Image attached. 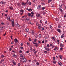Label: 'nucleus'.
Returning <instances> with one entry per match:
<instances>
[{
  "label": "nucleus",
  "mask_w": 66,
  "mask_h": 66,
  "mask_svg": "<svg viewBox=\"0 0 66 66\" xmlns=\"http://www.w3.org/2000/svg\"><path fill=\"white\" fill-rule=\"evenodd\" d=\"M44 48L45 50H46L47 51H50V50L49 48H47V47L46 46H45Z\"/></svg>",
  "instance_id": "nucleus-1"
},
{
  "label": "nucleus",
  "mask_w": 66,
  "mask_h": 66,
  "mask_svg": "<svg viewBox=\"0 0 66 66\" xmlns=\"http://www.w3.org/2000/svg\"><path fill=\"white\" fill-rule=\"evenodd\" d=\"M0 4H5V3H6V2H3L2 1H1L0 2Z\"/></svg>",
  "instance_id": "nucleus-2"
},
{
  "label": "nucleus",
  "mask_w": 66,
  "mask_h": 66,
  "mask_svg": "<svg viewBox=\"0 0 66 66\" xmlns=\"http://www.w3.org/2000/svg\"><path fill=\"white\" fill-rule=\"evenodd\" d=\"M23 62H26L27 61V59H26V58H25L24 57H23Z\"/></svg>",
  "instance_id": "nucleus-3"
},
{
  "label": "nucleus",
  "mask_w": 66,
  "mask_h": 66,
  "mask_svg": "<svg viewBox=\"0 0 66 66\" xmlns=\"http://www.w3.org/2000/svg\"><path fill=\"white\" fill-rule=\"evenodd\" d=\"M25 31L26 32H29V29L28 28H27L26 29Z\"/></svg>",
  "instance_id": "nucleus-4"
},
{
  "label": "nucleus",
  "mask_w": 66,
  "mask_h": 66,
  "mask_svg": "<svg viewBox=\"0 0 66 66\" xmlns=\"http://www.w3.org/2000/svg\"><path fill=\"white\" fill-rule=\"evenodd\" d=\"M60 46L61 47H64V45L63 44L61 43L60 44Z\"/></svg>",
  "instance_id": "nucleus-5"
},
{
  "label": "nucleus",
  "mask_w": 66,
  "mask_h": 66,
  "mask_svg": "<svg viewBox=\"0 0 66 66\" xmlns=\"http://www.w3.org/2000/svg\"><path fill=\"white\" fill-rule=\"evenodd\" d=\"M26 3H24L23 2H22V5H23L24 6H25L26 5Z\"/></svg>",
  "instance_id": "nucleus-6"
},
{
  "label": "nucleus",
  "mask_w": 66,
  "mask_h": 66,
  "mask_svg": "<svg viewBox=\"0 0 66 66\" xmlns=\"http://www.w3.org/2000/svg\"><path fill=\"white\" fill-rule=\"evenodd\" d=\"M40 15L39 13H37L36 14V16L37 17H40Z\"/></svg>",
  "instance_id": "nucleus-7"
},
{
  "label": "nucleus",
  "mask_w": 66,
  "mask_h": 66,
  "mask_svg": "<svg viewBox=\"0 0 66 66\" xmlns=\"http://www.w3.org/2000/svg\"><path fill=\"white\" fill-rule=\"evenodd\" d=\"M41 27H42V25H41V24H39L38 26V29H40V28H41Z\"/></svg>",
  "instance_id": "nucleus-8"
},
{
  "label": "nucleus",
  "mask_w": 66,
  "mask_h": 66,
  "mask_svg": "<svg viewBox=\"0 0 66 66\" xmlns=\"http://www.w3.org/2000/svg\"><path fill=\"white\" fill-rule=\"evenodd\" d=\"M58 63L59 64V65H60V66H62V63L60 62H58Z\"/></svg>",
  "instance_id": "nucleus-9"
},
{
  "label": "nucleus",
  "mask_w": 66,
  "mask_h": 66,
  "mask_svg": "<svg viewBox=\"0 0 66 66\" xmlns=\"http://www.w3.org/2000/svg\"><path fill=\"white\" fill-rule=\"evenodd\" d=\"M12 55L13 57H15V58H16V57H17V56L15 54Z\"/></svg>",
  "instance_id": "nucleus-10"
},
{
  "label": "nucleus",
  "mask_w": 66,
  "mask_h": 66,
  "mask_svg": "<svg viewBox=\"0 0 66 66\" xmlns=\"http://www.w3.org/2000/svg\"><path fill=\"white\" fill-rule=\"evenodd\" d=\"M0 28L1 30H3V29H5V28L4 27H1Z\"/></svg>",
  "instance_id": "nucleus-11"
},
{
  "label": "nucleus",
  "mask_w": 66,
  "mask_h": 66,
  "mask_svg": "<svg viewBox=\"0 0 66 66\" xmlns=\"http://www.w3.org/2000/svg\"><path fill=\"white\" fill-rule=\"evenodd\" d=\"M52 39L53 41H55V38L53 37H52Z\"/></svg>",
  "instance_id": "nucleus-12"
},
{
  "label": "nucleus",
  "mask_w": 66,
  "mask_h": 66,
  "mask_svg": "<svg viewBox=\"0 0 66 66\" xmlns=\"http://www.w3.org/2000/svg\"><path fill=\"white\" fill-rule=\"evenodd\" d=\"M14 41L15 42V43H16L17 42H18V40H17V39H15L14 40Z\"/></svg>",
  "instance_id": "nucleus-13"
},
{
  "label": "nucleus",
  "mask_w": 66,
  "mask_h": 66,
  "mask_svg": "<svg viewBox=\"0 0 66 66\" xmlns=\"http://www.w3.org/2000/svg\"><path fill=\"white\" fill-rule=\"evenodd\" d=\"M57 31H58V32H59V33H61V30H60V29H57Z\"/></svg>",
  "instance_id": "nucleus-14"
},
{
  "label": "nucleus",
  "mask_w": 66,
  "mask_h": 66,
  "mask_svg": "<svg viewBox=\"0 0 66 66\" xmlns=\"http://www.w3.org/2000/svg\"><path fill=\"white\" fill-rule=\"evenodd\" d=\"M64 34H63L61 36V38H64Z\"/></svg>",
  "instance_id": "nucleus-15"
},
{
  "label": "nucleus",
  "mask_w": 66,
  "mask_h": 66,
  "mask_svg": "<svg viewBox=\"0 0 66 66\" xmlns=\"http://www.w3.org/2000/svg\"><path fill=\"white\" fill-rule=\"evenodd\" d=\"M41 5H39L37 7V9H39V8H41Z\"/></svg>",
  "instance_id": "nucleus-16"
},
{
  "label": "nucleus",
  "mask_w": 66,
  "mask_h": 66,
  "mask_svg": "<svg viewBox=\"0 0 66 66\" xmlns=\"http://www.w3.org/2000/svg\"><path fill=\"white\" fill-rule=\"evenodd\" d=\"M59 7L60 9H62V6L61 5H60L59 6Z\"/></svg>",
  "instance_id": "nucleus-17"
},
{
  "label": "nucleus",
  "mask_w": 66,
  "mask_h": 66,
  "mask_svg": "<svg viewBox=\"0 0 66 66\" xmlns=\"http://www.w3.org/2000/svg\"><path fill=\"white\" fill-rule=\"evenodd\" d=\"M38 44L37 43H36L35 44V46H36V47H38Z\"/></svg>",
  "instance_id": "nucleus-18"
},
{
  "label": "nucleus",
  "mask_w": 66,
  "mask_h": 66,
  "mask_svg": "<svg viewBox=\"0 0 66 66\" xmlns=\"http://www.w3.org/2000/svg\"><path fill=\"white\" fill-rule=\"evenodd\" d=\"M45 29V28L43 27H42L40 29L41 30H44V29Z\"/></svg>",
  "instance_id": "nucleus-19"
},
{
  "label": "nucleus",
  "mask_w": 66,
  "mask_h": 66,
  "mask_svg": "<svg viewBox=\"0 0 66 66\" xmlns=\"http://www.w3.org/2000/svg\"><path fill=\"white\" fill-rule=\"evenodd\" d=\"M11 22H12V23H14V20H11Z\"/></svg>",
  "instance_id": "nucleus-20"
},
{
  "label": "nucleus",
  "mask_w": 66,
  "mask_h": 66,
  "mask_svg": "<svg viewBox=\"0 0 66 66\" xmlns=\"http://www.w3.org/2000/svg\"><path fill=\"white\" fill-rule=\"evenodd\" d=\"M28 16H31V14L30 13H29L28 14Z\"/></svg>",
  "instance_id": "nucleus-21"
},
{
  "label": "nucleus",
  "mask_w": 66,
  "mask_h": 66,
  "mask_svg": "<svg viewBox=\"0 0 66 66\" xmlns=\"http://www.w3.org/2000/svg\"><path fill=\"white\" fill-rule=\"evenodd\" d=\"M12 26L13 27H14L15 26V24L14 23H12Z\"/></svg>",
  "instance_id": "nucleus-22"
},
{
  "label": "nucleus",
  "mask_w": 66,
  "mask_h": 66,
  "mask_svg": "<svg viewBox=\"0 0 66 66\" xmlns=\"http://www.w3.org/2000/svg\"><path fill=\"white\" fill-rule=\"evenodd\" d=\"M29 1L28 0H27L26 2V3H27V4H29Z\"/></svg>",
  "instance_id": "nucleus-23"
},
{
  "label": "nucleus",
  "mask_w": 66,
  "mask_h": 66,
  "mask_svg": "<svg viewBox=\"0 0 66 66\" xmlns=\"http://www.w3.org/2000/svg\"><path fill=\"white\" fill-rule=\"evenodd\" d=\"M59 57L61 59H62V58H63V57H62V55H60L59 56Z\"/></svg>",
  "instance_id": "nucleus-24"
},
{
  "label": "nucleus",
  "mask_w": 66,
  "mask_h": 66,
  "mask_svg": "<svg viewBox=\"0 0 66 66\" xmlns=\"http://www.w3.org/2000/svg\"><path fill=\"white\" fill-rule=\"evenodd\" d=\"M20 12H21L22 13H23V12H24V11L23 10L21 9L20 10Z\"/></svg>",
  "instance_id": "nucleus-25"
},
{
  "label": "nucleus",
  "mask_w": 66,
  "mask_h": 66,
  "mask_svg": "<svg viewBox=\"0 0 66 66\" xmlns=\"http://www.w3.org/2000/svg\"><path fill=\"white\" fill-rule=\"evenodd\" d=\"M53 63L54 64H55L56 63V61H53Z\"/></svg>",
  "instance_id": "nucleus-26"
},
{
  "label": "nucleus",
  "mask_w": 66,
  "mask_h": 66,
  "mask_svg": "<svg viewBox=\"0 0 66 66\" xmlns=\"http://www.w3.org/2000/svg\"><path fill=\"white\" fill-rule=\"evenodd\" d=\"M58 28H61V25H59L58 26Z\"/></svg>",
  "instance_id": "nucleus-27"
},
{
  "label": "nucleus",
  "mask_w": 66,
  "mask_h": 66,
  "mask_svg": "<svg viewBox=\"0 0 66 66\" xmlns=\"http://www.w3.org/2000/svg\"><path fill=\"white\" fill-rule=\"evenodd\" d=\"M59 10H60V11L62 12V13H63V10H62V9H60Z\"/></svg>",
  "instance_id": "nucleus-28"
},
{
  "label": "nucleus",
  "mask_w": 66,
  "mask_h": 66,
  "mask_svg": "<svg viewBox=\"0 0 66 66\" xmlns=\"http://www.w3.org/2000/svg\"><path fill=\"white\" fill-rule=\"evenodd\" d=\"M20 56L21 57H23V56L22 54L20 55Z\"/></svg>",
  "instance_id": "nucleus-29"
},
{
  "label": "nucleus",
  "mask_w": 66,
  "mask_h": 66,
  "mask_svg": "<svg viewBox=\"0 0 66 66\" xmlns=\"http://www.w3.org/2000/svg\"><path fill=\"white\" fill-rule=\"evenodd\" d=\"M44 53H48V52L47 51H44Z\"/></svg>",
  "instance_id": "nucleus-30"
},
{
  "label": "nucleus",
  "mask_w": 66,
  "mask_h": 66,
  "mask_svg": "<svg viewBox=\"0 0 66 66\" xmlns=\"http://www.w3.org/2000/svg\"><path fill=\"white\" fill-rule=\"evenodd\" d=\"M49 28H50V29H52V26L51 25H50L49 26Z\"/></svg>",
  "instance_id": "nucleus-31"
},
{
  "label": "nucleus",
  "mask_w": 66,
  "mask_h": 66,
  "mask_svg": "<svg viewBox=\"0 0 66 66\" xmlns=\"http://www.w3.org/2000/svg\"><path fill=\"white\" fill-rule=\"evenodd\" d=\"M6 23L7 24H9L10 23L9 22V21H7L6 22Z\"/></svg>",
  "instance_id": "nucleus-32"
},
{
  "label": "nucleus",
  "mask_w": 66,
  "mask_h": 66,
  "mask_svg": "<svg viewBox=\"0 0 66 66\" xmlns=\"http://www.w3.org/2000/svg\"><path fill=\"white\" fill-rule=\"evenodd\" d=\"M27 45H28V46H30V44L29 43L27 42Z\"/></svg>",
  "instance_id": "nucleus-33"
},
{
  "label": "nucleus",
  "mask_w": 66,
  "mask_h": 66,
  "mask_svg": "<svg viewBox=\"0 0 66 66\" xmlns=\"http://www.w3.org/2000/svg\"><path fill=\"white\" fill-rule=\"evenodd\" d=\"M41 36H42V35H41V34H40L39 35V38H40V37H41Z\"/></svg>",
  "instance_id": "nucleus-34"
},
{
  "label": "nucleus",
  "mask_w": 66,
  "mask_h": 66,
  "mask_svg": "<svg viewBox=\"0 0 66 66\" xmlns=\"http://www.w3.org/2000/svg\"><path fill=\"white\" fill-rule=\"evenodd\" d=\"M31 11L32 12V10L31 9H29L28 10V11Z\"/></svg>",
  "instance_id": "nucleus-35"
},
{
  "label": "nucleus",
  "mask_w": 66,
  "mask_h": 66,
  "mask_svg": "<svg viewBox=\"0 0 66 66\" xmlns=\"http://www.w3.org/2000/svg\"><path fill=\"white\" fill-rule=\"evenodd\" d=\"M29 41H30V42L32 41V40H31V39L30 38H29Z\"/></svg>",
  "instance_id": "nucleus-36"
},
{
  "label": "nucleus",
  "mask_w": 66,
  "mask_h": 66,
  "mask_svg": "<svg viewBox=\"0 0 66 66\" xmlns=\"http://www.w3.org/2000/svg\"><path fill=\"white\" fill-rule=\"evenodd\" d=\"M37 65H39V63L37 62L36 63Z\"/></svg>",
  "instance_id": "nucleus-37"
},
{
  "label": "nucleus",
  "mask_w": 66,
  "mask_h": 66,
  "mask_svg": "<svg viewBox=\"0 0 66 66\" xmlns=\"http://www.w3.org/2000/svg\"><path fill=\"white\" fill-rule=\"evenodd\" d=\"M26 20H27V21H29V20H30L28 18L26 19Z\"/></svg>",
  "instance_id": "nucleus-38"
},
{
  "label": "nucleus",
  "mask_w": 66,
  "mask_h": 66,
  "mask_svg": "<svg viewBox=\"0 0 66 66\" xmlns=\"http://www.w3.org/2000/svg\"><path fill=\"white\" fill-rule=\"evenodd\" d=\"M57 42H58V44H60V41L59 40H57Z\"/></svg>",
  "instance_id": "nucleus-39"
},
{
  "label": "nucleus",
  "mask_w": 66,
  "mask_h": 66,
  "mask_svg": "<svg viewBox=\"0 0 66 66\" xmlns=\"http://www.w3.org/2000/svg\"><path fill=\"white\" fill-rule=\"evenodd\" d=\"M49 47V44H47V48H48Z\"/></svg>",
  "instance_id": "nucleus-40"
},
{
  "label": "nucleus",
  "mask_w": 66,
  "mask_h": 66,
  "mask_svg": "<svg viewBox=\"0 0 66 66\" xmlns=\"http://www.w3.org/2000/svg\"><path fill=\"white\" fill-rule=\"evenodd\" d=\"M23 45V43H21V46H22Z\"/></svg>",
  "instance_id": "nucleus-41"
},
{
  "label": "nucleus",
  "mask_w": 66,
  "mask_h": 66,
  "mask_svg": "<svg viewBox=\"0 0 66 66\" xmlns=\"http://www.w3.org/2000/svg\"><path fill=\"white\" fill-rule=\"evenodd\" d=\"M55 49H57V50H58V49H59V48H57V47H55Z\"/></svg>",
  "instance_id": "nucleus-42"
},
{
  "label": "nucleus",
  "mask_w": 66,
  "mask_h": 66,
  "mask_svg": "<svg viewBox=\"0 0 66 66\" xmlns=\"http://www.w3.org/2000/svg\"><path fill=\"white\" fill-rule=\"evenodd\" d=\"M14 65H16V62H14V63H13Z\"/></svg>",
  "instance_id": "nucleus-43"
},
{
  "label": "nucleus",
  "mask_w": 66,
  "mask_h": 66,
  "mask_svg": "<svg viewBox=\"0 0 66 66\" xmlns=\"http://www.w3.org/2000/svg\"><path fill=\"white\" fill-rule=\"evenodd\" d=\"M45 14H46V13L45 12H43V15H45Z\"/></svg>",
  "instance_id": "nucleus-44"
},
{
  "label": "nucleus",
  "mask_w": 66,
  "mask_h": 66,
  "mask_svg": "<svg viewBox=\"0 0 66 66\" xmlns=\"http://www.w3.org/2000/svg\"><path fill=\"white\" fill-rule=\"evenodd\" d=\"M36 41H37V39H34V42H36Z\"/></svg>",
  "instance_id": "nucleus-45"
},
{
  "label": "nucleus",
  "mask_w": 66,
  "mask_h": 66,
  "mask_svg": "<svg viewBox=\"0 0 66 66\" xmlns=\"http://www.w3.org/2000/svg\"><path fill=\"white\" fill-rule=\"evenodd\" d=\"M4 55H1V57H2V58H3V57H4Z\"/></svg>",
  "instance_id": "nucleus-46"
},
{
  "label": "nucleus",
  "mask_w": 66,
  "mask_h": 66,
  "mask_svg": "<svg viewBox=\"0 0 66 66\" xmlns=\"http://www.w3.org/2000/svg\"><path fill=\"white\" fill-rule=\"evenodd\" d=\"M18 66H20L21 65L20 63H18Z\"/></svg>",
  "instance_id": "nucleus-47"
},
{
  "label": "nucleus",
  "mask_w": 66,
  "mask_h": 66,
  "mask_svg": "<svg viewBox=\"0 0 66 66\" xmlns=\"http://www.w3.org/2000/svg\"><path fill=\"white\" fill-rule=\"evenodd\" d=\"M6 33H5V34H4V35H3V36H5V35H6Z\"/></svg>",
  "instance_id": "nucleus-48"
},
{
  "label": "nucleus",
  "mask_w": 66,
  "mask_h": 66,
  "mask_svg": "<svg viewBox=\"0 0 66 66\" xmlns=\"http://www.w3.org/2000/svg\"><path fill=\"white\" fill-rule=\"evenodd\" d=\"M22 51L20 50L19 52V53H22Z\"/></svg>",
  "instance_id": "nucleus-49"
},
{
  "label": "nucleus",
  "mask_w": 66,
  "mask_h": 66,
  "mask_svg": "<svg viewBox=\"0 0 66 66\" xmlns=\"http://www.w3.org/2000/svg\"><path fill=\"white\" fill-rule=\"evenodd\" d=\"M60 50H61V51H62L63 50V48L62 47H61L60 49Z\"/></svg>",
  "instance_id": "nucleus-50"
},
{
  "label": "nucleus",
  "mask_w": 66,
  "mask_h": 66,
  "mask_svg": "<svg viewBox=\"0 0 66 66\" xmlns=\"http://www.w3.org/2000/svg\"><path fill=\"white\" fill-rule=\"evenodd\" d=\"M38 43H39V44H40V43H41V41H38Z\"/></svg>",
  "instance_id": "nucleus-51"
},
{
  "label": "nucleus",
  "mask_w": 66,
  "mask_h": 66,
  "mask_svg": "<svg viewBox=\"0 0 66 66\" xmlns=\"http://www.w3.org/2000/svg\"><path fill=\"white\" fill-rule=\"evenodd\" d=\"M28 4H29V5H31V2L29 3H28Z\"/></svg>",
  "instance_id": "nucleus-52"
},
{
  "label": "nucleus",
  "mask_w": 66,
  "mask_h": 66,
  "mask_svg": "<svg viewBox=\"0 0 66 66\" xmlns=\"http://www.w3.org/2000/svg\"><path fill=\"white\" fill-rule=\"evenodd\" d=\"M36 52H37V51H35L34 52V53L35 54L36 53Z\"/></svg>",
  "instance_id": "nucleus-53"
},
{
  "label": "nucleus",
  "mask_w": 66,
  "mask_h": 66,
  "mask_svg": "<svg viewBox=\"0 0 66 66\" xmlns=\"http://www.w3.org/2000/svg\"><path fill=\"white\" fill-rule=\"evenodd\" d=\"M9 9H13V7L12 6L9 7Z\"/></svg>",
  "instance_id": "nucleus-54"
},
{
  "label": "nucleus",
  "mask_w": 66,
  "mask_h": 66,
  "mask_svg": "<svg viewBox=\"0 0 66 66\" xmlns=\"http://www.w3.org/2000/svg\"><path fill=\"white\" fill-rule=\"evenodd\" d=\"M45 43H47V40H45Z\"/></svg>",
  "instance_id": "nucleus-55"
},
{
  "label": "nucleus",
  "mask_w": 66,
  "mask_h": 66,
  "mask_svg": "<svg viewBox=\"0 0 66 66\" xmlns=\"http://www.w3.org/2000/svg\"><path fill=\"white\" fill-rule=\"evenodd\" d=\"M41 3L42 5H45V4L44 3Z\"/></svg>",
  "instance_id": "nucleus-56"
},
{
  "label": "nucleus",
  "mask_w": 66,
  "mask_h": 66,
  "mask_svg": "<svg viewBox=\"0 0 66 66\" xmlns=\"http://www.w3.org/2000/svg\"><path fill=\"white\" fill-rule=\"evenodd\" d=\"M53 59L54 60H55V57H53Z\"/></svg>",
  "instance_id": "nucleus-57"
},
{
  "label": "nucleus",
  "mask_w": 66,
  "mask_h": 66,
  "mask_svg": "<svg viewBox=\"0 0 66 66\" xmlns=\"http://www.w3.org/2000/svg\"><path fill=\"white\" fill-rule=\"evenodd\" d=\"M26 53H29V51H26Z\"/></svg>",
  "instance_id": "nucleus-58"
},
{
  "label": "nucleus",
  "mask_w": 66,
  "mask_h": 66,
  "mask_svg": "<svg viewBox=\"0 0 66 66\" xmlns=\"http://www.w3.org/2000/svg\"><path fill=\"white\" fill-rule=\"evenodd\" d=\"M15 62V61H14V60H12V63H14Z\"/></svg>",
  "instance_id": "nucleus-59"
},
{
  "label": "nucleus",
  "mask_w": 66,
  "mask_h": 66,
  "mask_svg": "<svg viewBox=\"0 0 66 66\" xmlns=\"http://www.w3.org/2000/svg\"><path fill=\"white\" fill-rule=\"evenodd\" d=\"M48 38V37H44V38H45V39H47Z\"/></svg>",
  "instance_id": "nucleus-60"
},
{
  "label": "nucleus",
  "mask_w": 66,
  "mask_h": 66,
  "mask_svg": "<svg viewBox=\"0 0 66 66\" xmlns=\"http://www.w3.org/2000/svg\"><path fill=\"white\" fill-rule=\"evenodd\" d=\"M18 4L19 6H20V3H18Z\"/></svg>",
  "instance_id": "nucleus-61"
},
{
  "label": "nucleus",
  "mask_w": 66,
  "mask_h": 66,
  "mask_svg": "<svg viewBox=\"0 0 66 66\" xmlns=\"http://www.w3.org/2000/svg\"><path fill=\"white\" fill-rule=\"evenodd\" d=\"M23 47H20L21 49H23Z\"/></svg>",
  "instance_id": "nucleus-62"
},
{
  "label": "nucleus",
  "mask_w": 66,
  "mask_h": 66,
  "mask_svg": "<svg viewBox=\"0 0 66 66\" xmlns=\"http://www.w3.org/2000/svg\"><path fill=\"white\" fill-rule=\"evenodd\" d=\"M44 42H45V41H42V43H44Z\"/></svg>",
  "instance_id": "nucleus-63"
},
{
  "label": "nucleus",
  "mask_w": 66,
  "mask_h": 66,
  "mask_svg": "<svg viewBox=\"0 0 66 66\" xmlns=\"http://www.w3.org/2000/svg\"><path fill=\"white\" fill-rule=\"evenodd\" d=\"M33 66H35V63H33Z\"/></svg>",
  "instance_id": "nucleus-64"
}]
</instances>
